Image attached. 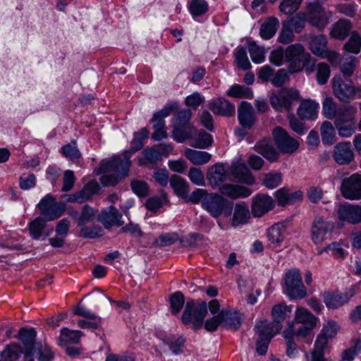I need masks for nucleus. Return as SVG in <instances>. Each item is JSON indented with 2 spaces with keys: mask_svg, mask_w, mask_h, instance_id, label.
I'll use <instances>...</instances> for the list:
<instances>
[{
  "mask_svg": "<svg viewBox=\"0 0 361 361\" xmlns=\"http://www.w3.org/2000/svg\"><path fill=\"white\" fill-rule=\"evenodd\" d=\"M209 109L214 114L231 116L235 113V106L224 98H218L209 104Z\"/></svg>",
  "mask_w": 361,
  "mask_h": 361,
  "instance_id": "nucleus-24",
  "label": "nucleus"
},
{
  "mask_svg": "<svg viewBox=\"0 0 361 361\" xmlns=\"http://www.w3.org/2000/svg\"><path fill=\"white\" fill-rule=\"evenodd\" d=\"M227 95L236 98H252L253 93L249 87L240 85H234L227 92Z\"/></svg>",
  "mask_w": 361,
  "mask_h": 361,
  "instance_id": "nucleus-49",
  "label": "nucleus"
},
{
  "mask_svg": "<svg viewBox=\"0 0 361 361\" xmlns=\"http://www.w3.org/2000/svg\"><path fill=\"white\" fill-rule=\"evenodd\" d=\"M22 353V348L18 344L11 343L1 352L0 361H18Z\"/></svg>",
  "mask_w": 361,
  "mask_h": 361,
  "instance_id": "nucleus-38",
  "label": "nucleus"
},
{
  "mask_svg": "<svg viewBox=\"0 0 361 361\" xmlns=\"http://www.w3.org/2000/svg\"><path fill=\"white\" fill-rule=\"evenodd\" d=\"M285 60L288 63V68L290 73H300L304 68L310 73L314 71V62L311 55L305 51L300 43L288 45L285 49Z\"/></svg>",
  "mask_w": 361,
  "mask_h": 361,
  "instance_id": "nucleus-2",
  "label": "nucleus"
},
{
  "mask_svg": "<svg viewBox=\"0 0 361 361\" xmlns=\"http://www.w3.org/2000/svg\"><path fill=\"white\" fill-rule=\"evenodd\" d=\"M18 338L22 341L25 347V352L32 353L35 350V339L36 331L33 329H20L18 332Z\"/></svg>",
  "mask_w": 361,
  "mask_h": 361,
  "instance_id": "nucleus-36",
  "label": "nucleus"
},
{
  "mask_svg": "<svg viewBox=\"0 0 361 361\" xmlns=\"http://www.w3.org/2000/svg\"><path fill=\"white\" fill-rule=\"evenodd\" d=\"M149 133L146 128L135 133L131 149L123 152V159L118 157L109 161L103 160L100 163L98 171L99 173L102 174L100 180L103 185L114 186L119 179L128 176L131 166L130 158L133 154L142 148L143 140L148 137Z\"/></svg>",
  "mask_w": 361,
  "mask_h": 361,
  "instance_id": "nucleus-1",
  "label": "nucleus"
},
{
  "mask_svg": "<svg viewBox=\"0 0 361 361\" xmlns=\"http://www.w3.org/2000/svg\"><path fill=\"white\" fill-rule=\"evenodd\" d=\"M192 112L189 109H183L178 111L173 118V123L174 127H180L185 125H190V120Z\"/></svg>",
  "mask_w": 361,
  "mask_h": 361,
  "instance_id": "nucleus-55",
  "label": "nucleus"
},
{
  "mask_svg": "<svg viewBox=\"0 0 361 361\" xmlns=\"http://www.w3.org/2000/svg\"><path fill=\"white\" fill-rule=\"evenodd\" d=\"M340 191L341 195L346 200H361V175L353 173L342 180Z\"/></svg>",
  "mask_w": 361,
  "mask_h": 361,
  "instance_id": "nucleus-10",
  "label": "nucleus"
},
{
  "mask_svg": "<svg viewBox=\"0 0 361 361\" xmlns=\"http://www.w3.org/2000/svg\"><path fill=\"white\" fill-rule=\"evenodd\" d=\"M238 117L240 124L244 128L247 129H250L256 121L253 107L250 103L246 102H241L238 107Z\"/></svg>",
  "mask_w": 361,
  "mask_h": 361,
  "instance_id": "nucleus-23",
  "label": "nucleus"
},
{
  "mask_svg": "<svg viewBox=\"0 0 361 361\" xmlns=\"http://www.w3.org/2000/svg\"><path fill=\"white\" fill-rule=\"evenodd\" d=\"M318 103L310 99H304L301 101L297 114L302 119H314L318 114Z\"/></svg>",
  "mask_w": 361,
  "mask_h": 361,
  "instance_id": "nucleus-29",
  "label": "nucleus"
},
{
  "mask_svg": "<svg viewBox=\"0 0 361 361\" xmlns=\"http://www.w3.org/2000/svg\"><path fill=\"white\" fill-rule=\"evenodd\" d=\"M302 0H283L280 5V11L286 14L291 15L295 13L300 7Z\"/></svg>",
  "mask_w": 361,
  "mask_h": 361,
  "instance_id": "nucleus-57",
  "label": "nucleus"
},
{
  "mask_svg": "<svg viewBox=\"0 0 361 361\" xmlns=\"http://www.w3.org/2000/svg\"><path fill=\"white\" fill-rule=\"evenodd\" d=\"M333 157L340 164H349L354 159V153L349 142H341L334 146Z\"/></svg>",
  "mask_w": 361,
  "mask_h": 361,
  "instance_id": "nucleus-21",
  "label": "nucleus"
},
{
  "mask_svg": "<svg viewBox=\"0 0 361 361\" xmlns=\"http://www.w3.org/2000/svg\"><path fill=\"white\" fill-rule=\"evenodd\" d=\"M334 94L341 102L348 103L356 97L355 86L351 80H344L340 76L332 80Z\"/></svg>",
  "mask_w": 361,
  "mask_h": 361,
  "instance_id": "nucleus-9",
  "label": "nucleus"
},
{
  "mask_svg": "<svg viewBox=\"0 0 361 361\" xmlns=\"http://www.w3.org/2000/svg\"><path fill=\"white\" fill-rule=\"evenodd\" d=\"M272 135L275 145L278 149L282 153L292 154L295 152L299 147V142L295 139L291 137L288 133L280 126L274 128Z\"/></svg>",
  "mask_w": 361,
  "mask_h": 361,
  "instance_id": "nucleus-11",
  "label": "nucleus"
},
{
  "mask_svg": "<svg viewBox=\"0 0 361 361\" xmlns=\"http://www.w3.org/2000/svg\"><path fill=\"white\" fill-rule=\"evenodd\" d=\"M275 206L273 198L268 195L257 194L252 197L251 212L255 217H261Z\"/></svg>",
  "mask_w": 361,
  "mask_h": 361,
  "instance_id": "nucleus-18",
  "label": "nucleus"
},
{
  "mask_svg": "<svg viewBox=\"0 0 361 361\" xmlns=\"http://www.w3.org/2000/svg\"><path fill=\"white\" fill-rule=\"evenodd\" d=\"M220 195L232 200L245 198L252 194V190L246 187L231 183L222 184L219 188Z\"/></svg>",
  "mask_w": 361,
  "mask_h": 361,
  "instance_id": "nucleus-22",
  "label": "nucleus"
},
{
  "mask_svg": "<svg viewBox=\"0 0 361 361\" xmlns=\"http://www.w3.org/2000/svg\"><path fill=\"white\" fill-rule=\"evenodd\" d=\"M281 324H274L267 320L260 321L255 325V330L260 338L271 340L274 335L281 329Z\"/></svg>",
  "mask_w": 361,
  "mask_h": 361,
  "instance_id": "nucleus-27",
  "label": "nucleus"
},
{
  "mask_svg": "<svg viewBox=\"0 0 361 361\" xmlns=\"http://www.w3.org/2000/svg\"><path fill=\"white\" fill-rule=\"evenodd\" d=\"M170 185L174 193L183 199L189 192V184L179 176L172 175L170 177Z\"/></svg>",
  "mask_w": 361,
  "mask_h": 361,
  "instance_id": "nucleus-34",
  "label": "nucleus"
},
{
  "mask_svg": "<svg viewBox=\"0 0 361 361\" xmlns=\"http://www.w3.org/2000/svg\"><path fill=\"white\" fill-rule=\"evenodd\" d=\"M290 312V307L286 305L285 303L275 305L271 310L274 321L277 324H280Z\"/></svg>",
  "mask_w": 361,
  "mask_h": 361,
  "instance_id": "nucleus-46",
  "label": "nucleus"
},
{
  "mask_svg": "<svg viewBox=\"0 0 361 361\" xmlns=\"http://www.w3.org/2000/svg\"><path fill=\"white\" fill-rule=\"evenodd\" d=\"M334 223L326 221L322 216L314 218L311 230L312 240L316 245H321L328 238L329 233L334 229Z\"/></svg>",
  "mask_w": 361,
  "mask_h": 361,
  "instance_id": "nucleus-12",
  "label": "nucleus"
},
{
  "mask_svg": "<svg viewBox=\"0 0 361 361\" xmlns=\"http://www.w3.org/2000/svg\"><path fill=\"white\" fill-rule=\"evenodd\" d=\"M132 190L139 197H147L149 192L148 184L141 180L135 179L131 181Z\"/></svg>",
  "mask_w": 361,
  "mask_h": 361,
  "instance_id": "nucleus-58",
  "label": "nucleus"
},
{
  "mask_svg": "<svg viewBox=\"0 0 361 361\" xmlns=\"http://www.w3.org/2000/svg\"><path fill=\"white\" fill-rule=\"evenodd\" d=\"M306 19L310 24L320 30L329 24V17L324 8L317 3H311L308 5Z\"/></svg>",
  "mask_w": 361,
  "mask_h": 361,
  "instance_id": "nucleus-13",
  "label": "nucleus"
},
{
  "mask_svg": "<svg viewBox=\"0 0 361 361\" xmlns=\"http://www.w3.org/2000/svg\"><path fill=\"white\" fill-rule=\"evenodd\" d=\"M317 319L310 311L302 307H298L295 312L293 324H301L302 325L316 326Z\"/></svg>",
  "mask_w": 361,
  "mask_h": 361,
  "instance_id": "nucleus-33",
  "label": "nucleus"
},
{
  "mask_svg": "<svg viewBox=\"0 0 361 361\" xmlns=\"http://www.w3.org/2000/svg\"><path fill=\"white\" fill-rule=\"evenodd\" d=\"M97 214V211L88 204L82 207L80 211V226H84L86 224L92 221Z\"/></svg>",
  "mask_w": 361,
  "mask_h": 361,
  "instance_id": "nucleus-62",
  "label": "nucleus"
},
{
  "mask_svg": "<svg viewBox=\"0 0 361 361\" xmlns=\"http://www.w3.org/2000/svg\"><path fill=\"white\" fill-rule=\"evenodd\" d=\"M202 207L214 219L221 216L228 217L232 214L233 202L219 193L211 192L203 198Z\"/></svg>",
  "mask_w": 361,
  "mask_h": 361,
  "instance_id": "nucleus-3",
  "label": "nucleus"
},
{
  "mask_svg": "<svg viewBox=\"0 0 361 361\" xmlns=\"http://www.w3.org/2000/svg\"><path fill=\"white\" fill-rule=\"evenodd\" d=\"M277 204L284 207L287 204H292L302 199V192L300 190L294 192H289L286 188H281L275 192Z\"/></svg>",
  "mask_w": 361,
  "mask_h": 361,
  "instance_id": "nucleus-26",
  "label": "nucleus"
},
{
  "mask_svg": "<svg viewBox=\"0 0 361 361\" xmlns=\"http://www.w3.org/2000/svg\"><path fill=\"white\" fill-rule=\"evenodd\" d=\"M185 157L195 165L207 164L211 159L212 155L207 152L187 149L185 151Z\"/></svg>",
  "mask_w": 361,
  "mask_h": 361,
  "instance_id": "nucleus-42",
  "label": "nucleus"
},
{
  "mask_svg": "<svg viewBox=\"0 0 361 361\" xmlns=\"http://www.w3.org/2000/svg\"><path fill=\"white\" fill-rule=\"evenodd\" d=\"M322 114L328 119L337 117V105L332 97L326 96L324 98L322 102Z\"/></svg>",
  "mask_w": 361,
  "mask_h": 361,
  "instance_id": "nucleus-45",
  "label": "nucleus"
},
{
  "mask_svg": "<svg viewBox=\"0 0 361 361\" xmlns=\"http://www.w3.org/2000/svg\"><path fill=\"white\" fill-rule=\"evenodd\" d=\"M282 181V174L280 172L269 173L264 175L263 184L269 189L276 188Z\"/></svg>",
  "mask_w": 361,
  "mask_h": 361,
  "instance_id": "nucleus-59",
  "label": "nucleus"
},
{
  "mask_svg": "<svg viewBox=\"0 0 361 361\" xmlns=\"http://www.w3.org/2000/svg\"><path fill=\"white\" fill-rule=\"evenodd\" d=\"M317 80L319 85H324L330 77V68L324 63H319L317 66Z\"/></svg>",
  "mask_w": 361,
  "mask_h": 361,
  "instance_id": "nucleus-64",
  "label": "nucleus"
},
{
  "mask_svg": "<svg viewBox=\"0 0 361 361\" xmlns=\"http://www.w3.org/2000/svg\"><path fill=\"white\" fill-rule=\"evenodd\" d=\"M82 334L80 331L70 330L63 328L59 338V344L66 345L67 344H78L80 342Z\"/></svg>",
  "mask_w": 361,
  "mask_h": 361,
  "instance_id": "nucleus-39",
  "label": "nucleus"
},
{
  "mask_svg": "<svg viewBox=\"0 0 361 361\" xmlns=\"http://www.w3.org/2000/svg\"><path fill=\"white\" fill-rule=\"evenodd\" d=\"M79 235L84 238H96L104 235V231L99 225L92 226H81Z\"/></svg>",
  "mask_w": 361,
  "mask_h": 361,
  "instance_id": "nucleus-48",
  "label": "nucleus"
},
{
  "mask_svg": "<svg viewBox=\"0 0 361 361\" xmlns=\"http://www.w3.org/2000/svg\"><path fill=\"white\" fill-rule=\"evenodd\" d=\"M283 291L291 299L298 300L305 298L307 295V288L302 281L300 270L296 268L288 270L283 278Z\"/></svg>",
  "mask_w": 361,
  "mask_h": 361,
  "instance_id": "nucleus-5",
  "label": "nucleus"
},
{
  "mask_svg": "<svg viewBox=\"0 0 361 361\" xmlns=\"http://www.w3.org/2000/svg\"><path fill=\"white\" fill-rule=\"evenodd\" d=\"M248 51L254 63H259L264 60V48L257 46L255 42L249 44Z\"/></svg>",
  "mask_w": 361,
  "mask_h": 361,
  "instance_id": "nucleus-63",
  "label": "nucleus"
},
{
  "mask_svg": "<svg viewBox=\"0 0 361 361\" xmlns=\"http://www.w3.org/2000/svg\"><path fill=\"white\" fill-rule=\"evenodd\" d=\"M286 233V228L283 225L277 224L270 227L267 233V238L269 245L276 248L281 245Z\"/></svg>",
  "mask_w": 361,
  "mask_h": 361,
  "instance_id": "nucleus-30",
  "label": "nucleus"
},
{
  "mask_svg": "<svg viewBox=\"0 0 361 361\" xmlns=\"http://www.w3.org/2000/svg\"><path fill=\"white\" fill-rule=\"evenodd\" d=\"M255 150L270 161L278 159L279 153L269 140H263L257 142Z\"/></svg>",
  "mask_w": 361,
  "mask_h": 361,
  "instance_id": "nucleus-31",
  "label": "nucleus"
},
{
  "mask_svg": "<svg viewBox=\"0 0 361 361\" xmlns=\"http://www.w3.org/2000/svg\"><path fill=\"white\" fill-rule=\"evenodd\" d=\"M152 121L154 122V133L152 135V139L157 141L166 137L167 133L165 130L164 120L162 118L153 120L152 118Z\"/></svg>",
  "mask_w": 361,
  "mask_h": 361,
  "instance_id": "nucleus-53",
  "label": "nucleus"
},
{
  "mask_svg": "<svg viewBox=\"0 0 361 361\" xmlns=\"http://www.w3.org/2000/svg\"><path fill=\"white\" fill-rule=\"evenodd\" d=\"M229 166L218 163L209 168L207 179L212 188H219L224 184L228 177Z\"/></svg>",
  "mask_w": 361,
  "mask_h": 361,
  "instance_id": "nucleus-17",
  "label": "nucleus"
},
{
  "mask_svg": "<svg viewBox=\"0 0 361 361\" xmlns=\"http://www.w3.org/2000/svg\"><path fill=\"white\" fill-rule=\"evenodd\" d=\"M351 28L350 20L341 19L334 24L330 35L335 39L343 40L349 35Z\"/></svg>",
  "mask_w": 361,
  "mask_h": 361,
  "instance_id": "nucleus-32",
  "label": "nucleus"
},
{
  "mask_svg": "<svg viewBox=\"0 0 361 361\" xmlns=\"http://www.w3.org/2000/svg\"><path fill=\"white\" fill-rule=\"evenodd\" d=\"M339 221L355 225L361 223V206L345 203L340 204L337 209Z\"/></svg>",
  "mask_w": 361,
  "mask_h": 361,
  "instance_id": "nucleus-15",
  "label": "nucleus"
},
{
  "mask_svg": "<svg viewBox=\"0 0 361 361\" xmlns=\"http://www.w3.org/2000/svg\"><path fill=\"white\" fill-rule=\"evenodd\" d=\"M233 180L238 183L252 185L255 183V177L250 173L245 161L241 159L233 161L229 166Z\"/></svg>",
  "mask_w": 361,
  "mask_h": 361,
  "instance_id": "nucleus-14",
  "label": "nucleus"
},
{
  "mask_svg": "<svg viewBox=\"0 0 361 361\" xmlns=\"http://www.w3.org/2000/svg\"><path fill=\"white\" fill-rule=\"evenodd\" d=\"M355 56L344 57L343 62L340 65V70L345 77H350L355 70Z\"/></svg>",
  "mask_w": 361,
  "mask_h": 361,
  "instance_id": "nucleus-56",
  "label": "nucleus"
},
{
  "mask_svg": "<svg viewBox=\"0 0 361 361\" xmlns=\"http://www.w3.org/2000/svg\"><path fill=\"white\" fill-rule=\"evenodd\" d=\"M335 127L328 121L322 123L321 126V136L324 144L331 145L337 141Z\"/></svg>",
  "mask_w": 361,
  "mask_h": 361,
  "instance_id": "nucleus-41",
  "label": "nucleus"
},
{
  "mask_svg": "<svg viewBox=\"0 0 361 361\" xmlns=\"http://www.w3.org/2000/svg\"><path fill=\"white\" fill-rule=\"evenodd\" d=\"M123 214L115 207L110 206L101 210L97 214V221L100 222L106 229H110L112 226H121L124 224L122 219Z\"/></svg>",
  "mask_w": 361,
  "mask_h": 361,
  "instance_id": "nucleus-16",
  "label": "nucleus"
},
{
  "mask_svg": "<svg viewBox=\"0 0 361 361\" xmlns=\"http://www.w3.org/2000/svg\"><path fill=\"white\" fill-rule=\"evenodd\" d=\"M197 131L190 125H185L180 127H174L173 130V137L178 142H183L188 139L192 138L196 135Z\"/></svg>",
  "mask_w": 361,
  "mask_h": 361,
  "instance_id": "nucleus-40",
  "label": "nucleus"
},
{
  "mask_svg": "<svg viewBox=\"0 0 361 361\" xmlns=\"http://www.w3.org/2000/svg\"><path fill=\"white\" fill-rule=\"evenodd\" d=\"M301 100L300 92L293 87H284L270 97L271 106L277 111H290L295 102Z\"/></svg>",
  "mask_w": 361,
  "mask_h": 361,
  "instance_id": "nucleus-7",
  "label": "nucleus"
},
{
  "mask_svg": "<svg viewBox=\"0 0 361 361\" xmlns=\"http://www.w3.org/2000/svg\"><path fill=\"white\" fill-rule=\"evenodd\" d=\"M289 69L285 68L279 69L276 73H274V76L271 79V83L277 87H281L286 82L289 80Z\"/></svg>",
  "mask_w": 361,
  "mask_h": 361,
  "instance_id": "nucleus-61",
  "label": "nucleus"
},
{
  "mask_svg": "<svg viewBox=\"0 0 361 361\" xmlns=\"http://www.w3.org/2000/svg\"><path fill=\"white\" fill-rule=\"evenodd\" d=\"M144 158L140 160L141 165L155 164L161 159L160 151L155 147L146 148L143 150Z\"/></svg>",
  "mask_w": 361,
  "mask_h": 361,
  "instance_id": "nucleus-47",
  "label": "nucleus"
},
{
  "mask_svg": "<svg viewBox=\"0 0 361 361\" xmlns=\"http://www.w3.org/2000/svg\"><path fill=\"white\" fill-rule=\"evenodd\" d=\"M294 39L295 35L293 34V30L286 22H283L281 30L278 37L279 42L283 44H288L292 42Z\"/></svg>",
  "mask_w": 361,
  "mask_h": 361,
  "instance_id": "nucleus-60",
  "label": "nucleus"
},
{
  "mask_svg": "<svg viewBox=\"0 0 361 361\" xmlns=\"http://www.w3.org/2000/svg\"><path fill=\"white\" fill-rule=\"evenodd\" d=\"M283 336L286 342V354L288 357H293L298 353L297 345L294 342V324L288 322V327L283 331Z\"/></svg>",
  "mask_w": 361,
  "mask_h": 361,
  "instance_id": "nucleus-37",
  "label": "nucleus"
},
{
  "mask_svg": "<svg viewBox=\"0 0 361 361\" xmlns=\"http://www.w3.org/2000/svg\"><path fill=\"white\" fill-rule=\"evenodd\" d=\"M99 189V186L97 182L91 181L87 183L83 188L78 191L82 202L89 200L94 194H96Z\"/></svg>",
  "mask_w": 361,
  "mask_h": 361,
  "instance_id": "nucleus-52",
  "label": "nucleus"
},
{
  "mask_svg": "<svg viewBox=\"0 0 361 361\" xmlns=\"http://www.w3.org/2000/svg\"><path fill=\"white\" fill-rule=\"evenodd\" d=\"M185 302L183 294L177 291L170 297V307L172 314H177L183 308Z\"/></svg>",
  "mask_w": 361,
  "mask_h": 361,
  "instance_id": "nucleus-51",
  "label": "nucleus"
},
{
  "mask_svg": "<svg viewBox=\"0 0 361 361\" xmlns=\"http://www.w3.org/2000/svg\"><path fill=\"white\" fill-rule=\"evenodd\" d=\"M327 39L324 35H319L312 37L309 48L312 52L319 56L325 55L327 49Z\"/></svg>",
  "mask_w": 361,
  "mask_h": 361,
  "instance_id": "nucleus-43",
  "label": "nucleus"
},
{
  "mask_svg": "<svg viewBox=\"0 0 361 361\" xmlns=\"http://www.w3.org/2000/svg\"><path fill=\"white\" fill-rule=\"evenodd\" d=\"M219 317L222 326L226 329L236 331L241 326L242 316L238 312L223 310L219 312Z\"/></svg>",
  "mask_w": 361,
  "mask_h": 361,
  "instance_id": "nucleus-25",
  "label": "nucleus"
},
{
  "mask_svg": "<svg viewBox=\"0 0 361 361\" xmlns=\"http://www.w3.org/2000/svg\"><path fill=\"white\" fill-rule=\"evenodd\" d=\"M339 329L340 326L335 321H327L324 324L322 329L317 337L314 348L325 349L328 345L329 340L334 338Z\"/></svg>",
  "mask_w": 361,
  "mask_h": 361,
  "instance_id": "nucleus-19",
  "label": "nucleus"
},
{
  "mask_svg": "<svg viewBox=\"0 0 361 361\" xmlns=\"http://www.w3.org/2000/svg\"><path fill=\"white\" fill-rule=\"evenodd\" d=\"M189 10L193 16H200L208 11V4L205 0H192Z\"/></svg>",
  "mask_w": 361,
  "mask_h": 361,
  "instance_id": "nucleus-54",
  "label": "nucleus"
},
{
  "mask_svg": "<svg viewBox=\"0 0 361 361\" xmlns=\"http://www.w3.org/2000/svg\"><path fill=\"white\" fill-rule=\"evenodd\" d=\"M250 217V212L247 204L240 202L235 204L231 225L236 227L240 224H247Z\"/></svg>",
  "mask_w": 361,
  "mask_h": 361,
  "instance_id": "nucleus-28",
  "label": "nucleus"
},
{
  "mask_svg": "<svg viewBox=\"0 0 361 361\" xmlns=\"http://www.w3.org/2000/svg\"><path fill=\"white\" fill-rule=\"evenodd\" d=\"M357 108L348 105L341 108L334 121V126L341 137L348 138L356 132Z\"/></svg>",
  "mask_w": 361,
  "mask_h": 361,
  "instance_id": "nucleus-4",
  "label": "nucleus"
},
{
  "mask_svg": "<svg viewBox=\"0 0 361 361\" xmlns=\"http://www.w3.org/2000/svg\"><path fill=\"white\" fill-rule=\"evenodd\" d=\"M345 51L358 54L361 49V37L357 32H353L348 42L344 44Z\"/></svg>",
  "mask_w": 361,
  "mask_h": 361,
  "instance_id": "nucleus-50",
  "label": "nucleus"
},
{
  "mask_svg": "<svg viewBox=\"0 0 361 361\" xmlns=\"http://www.w3.org/2000/svg\"><path fill=\"white\" fill-rule=\"evenodd\" d=\"M37 207L47 221L59 219L66 210V204L57 202L56 198L50 194L45 195Z\"/></svg>",
  "mask_w": 361,
  "mask_h": 361,
  "instance_id": "nucleus-8",
  "label": "nucleus"
},
{
  "mask_svg": "<svg viewBox=\"0 0 361 361\" xmlns=\"http://www.w3.org/2000/svg\"><path fill=\"white\" fill-rule=\"evenodd\" d=\"M279 26V21L275 17L267 18L260 26L259 35L264 39H271Z\"/></svg>",
  "mask_w": 361,
  "mask_h": 361,
  "instance_id": "nucleus-35",
  "label": "nucleus"
},
{
  "mask_svg": "<svg viewBox=\"0 0 361 361\" xmlns=\"http://www.w3.org/2000/svg\"><path fill=\"white\" fill-rule=\"evenodd\" d=\"M207 314V305L204 301L197 305L193 300H188L182 315V322L185 325L192 324L194 329L202 327L204 319Z\"/></svg>",
  "mask_w": 361,
  "mask_h": 361,
  "instance_id": "nucleus-6",
  "label": "nucleus"
},
{
  "mask_svg": "<svg viewBox=\"0 0 361 361\" xmlns=\"http://www.w3.org/2000/svg\"><path fill=\"white\" fill-rule=\"evenodd\" d=\"M355 295L352 288L343 293L325 292L323 294L324 302L329 309H336L347 303Z\"/></svg>",
  "mask_w": 361,
  "mask_h": 361,
  "instance_id": "nucleus-20",
  "label": "nucleus"
},
{
  "mask_svg": "<svg viewBox=\"0 0 361 361\" xmlns=\"http://www.w3.org/2000/svg\"><path fill=\"white\" fill-rule=\"evenodd\" d=\"M46 228V220L42 216H38L29 223L28 228L31 237L38 240L44 232Z\"/></svg>",
  "mask_w": 361,
  "mask_h": 361,
  "instance_id": "nucleus-44",
  "label": "nucleus"
}]
</instances>
